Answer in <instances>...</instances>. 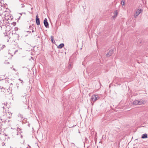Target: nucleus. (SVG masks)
Here are the masks:
<instances>
[{
	"label": "nucleus",
	"instance_id": "obj_13",
	"mask_svg": "<svg viewBox=\"0 0 148 148\" xmlns=\"http://www.w3.org/2000/svg\"><path fill=\"white\" fill-rule=\"evenodd\" d=\"M51 39L52 42V43H53V41H54L53 37L52 36H51Z\"/></svg>",
	"mask_w": 148,
	"mask_h": 148
},
{
	"label": "nucleus",
	"instance_id": "obj_1",
	"mask_svg": "<svg viewBox=\"0 0 148 148\" xmlns=\"http://www.w3.org/2000/svg\"><path fill=\"white\" fill-rule=\"evenodd\" d=\"M145 103V100L143 99L137 100L134 101L133 103L134 105H141Z\"/></svg>",
	"mask_w": 148,
	"mask_h": 148
},
{
	"label": "nucleus",
	"instance_id": "obj_18",
	"mask_svg": "<svg viewBox=\"0 0 148 148\" xmlns=\"http://www.w3.org/2000/svg\"><path fill=\"white\" fill-rule=\"evenodd\" d=\"M20 116L21 118H23V116L22 115H20Z\"/></svg>",
	"mask_w": 148,
	"mask_h": 148
},
{
	"label": "nucleus",
	"instance_id": "obj_7",
	"mask_svg": "<svg viewBox=\"0 0 148 148\" xmlns=\"http://www.w3.org/2000/svg\"><path fill=\"white\" fill-rule=\"evenodd\" d=\"M113 53V50L111 49L108 53L106 55V56L107 57H109L111 56Z\"/></svg>",
	"mask_w": 148,
	"mask_h": 148
},
{
	"label": "nucleus",
	"instance_id": "obj_4",
	"mask_svg": "<svg viewBox=\"0 0 148 148\" xmlns=\"http://www.w3.org/2000/svg\"><path fill=\"white\" fill-rule=\"evenodd\" d=\"M142 10L141 9H138L136 11V13L134 15V17L136 18L141 13Z\"/></svg>",
	"mask_w": 148,
	"mask_h": 148
},
{
	"label": "nucleus",
	"instance_id": "obj_3",
	"mask_svg": "<svg viewBox=\"0 0 148 148\" xmlns=\"http://www.w3.org/2000/svg\"><path fill=\"white\" fill-rule=\"evenodd\" d=\"M98 96L97 95H93L91 98V101H93V102H95L99 99Z\"/></svg>",
	"mask_w": 148,
	"mask_h": 148
},
{
	"label": "nucleus",
	"instance_id": "obj_19",
	"mask_svg": "<svg viewBox=\"0 0 148 148\" xmlns=\"http://www.w3.org/2000/svg\"><path fill=\"white\" fill-rule=\"evenodd\" d=\"M34 32V30H32V32Z\"/></svg>",
	"mask_w": 148,
	"mask_h": 148
},
{
	"label": "nucleus",
	"instance_id": "obj_2",
	"mask_svg": "<svg viewBox=\"0 0 148 148\" xmlns=\"http://www.w3.org/2000/svg\"><path fill=\"white\" fill-rule=\"evenodd\" d=\"M22 100L23 101V102L24 103L23 106H24V107L25 108V109H26V108H28L29 106H28L27 104L26 103L27 102L25 95L23 96L22 99Z\"/></svg>",
	"mask_w": 148,
	"mask_h": 148
},
{
	"label": "nucleus",
	"instance_id": "obj_16",
	"mask_svg": "<svg viewBox=\"0 0 148 148\" xmlns=\"http://www.w3.org/2000/svg\"><path fill=\"white\" fill-rule=\"evenodd\" d=\"M71 66V64H69L68 66V68H69L70 69Z\"/></svg>",
	"mask_w": 148,
	"mask_h": 148
},
{
	"label": "nucleus",
	"instance_id": "obj_8",
	"mask_svg": "<svg viewBox=\"0 0 148 148\" xmlns=\"http://www.w3.org/2000/svg\"><path fill=\"white\" fill-rule=\"evenodd\" d=\"M114 13V15L113 16V18H115L116 17L117 14H118V11L117 10L115 11Z\"/></svg>",
	"mask_w": 148,
	"mask_h": 148
},
{
	"label": "nucleus",
	"instance_id": "obj_9",
	"mask_svg": "<svg viewBox=\"0 0 148 148\" xmlns=\"http://www.w3.org/2000/svg\"><path fill=\"white\" fill-rule=\"evenodd\" d=\"M147 134H143L141 136L142 138H147Z\"/></svg>",
	"mask_w": 148,
	"mask_h": 148
},
{
	"label": "nucleus",
	"instance_id": "obj_10",
	"mask_svg": "<svg viewBox=\"0 0 148 148\" xmlns=\"http://www.w3.org/2000/svg\"><path fill=\"white\" fill-rule=\"evenodd\" d=\"M64 46V45L63 43H61L58 46V47L60 49H61Z\"/></svg>",
	"mask_w": 148,
	"mask_h": 148
},
{
	"label": "nucleus",
	"instance_id": "obj_17",
	"mask_svg": "<svg viewBox=\"0 0 148 148\" xmlns=\"http://www.w3.org/2000/svg\"><path fill=\"white\" fill-rule=\"evenodd\" d=\"M5 63L9 64V62H8L7 61H5Z\"/></svg>",
	"mask_w": 148,
	"mask_h": 148
},
{
	"label": "nucleus",
	"instance_id": "obj_6",
	"mask_svg": "<svg viewBox=\"0 0 148 148\" xmlns=\"http://www.w3.org/2000/svg\"><path fill=\"white\" fill-rule=\"evenodd\" d=\"M36 20L37 25H39L40 24V22L39 18H38V15L36 16Z\"/></svg>",
	"mask_w": 148,
	"mask_h": 148
},
{
	"label": "nucleus",
	"instance_id": "obj_20",
	"mask_svg": "<svg viewBox=\"0 0 148 148\" xmlns=\"http://www.w3.org/2000/svg\"><path fill=\"white\" fill-rule=\"evenodd\" d=\"M31 27V26H29V28H30V27Z\"/></svg>",
	"mask_w": 148,
	"mask_h": 148
},
{
	"label": "nucleus",
	"instance_id": "obj_5",
	"mask_svg": "<svg viewBox=\"0 0 148 148\" xmlns=\"http://www.w3.org/2000/svg\"><path fill=\"white\" fill-rule=\"evenodd\" d=\"M44 24L46 28L48 27L49 24L47 22V19L46 18H45L44 20Z\"/></svg>",
	"mask_w": 148,
	"mask_h": 148
},
{
	"label": "nucleus",
	"instance_id": "obj_14",
	"mask_svg": "<svg viewBox=\"0 0 148 148\" xmlns=\"http://www.w3.org/2000/svg\"><path fill=\"white\" fill-rule=\"evenodd\" d=\"M0 89H1V91H3V92L4 91V90H5V89H4V88H3V87H2V88L0 87Z\"/></svg>",
	"mask_w": 148,
	"mask_h": 148
},
{
	"label": "nucleus",
	"instance_id": "obj_12",
	"mask_svg": "<svg viewBox=\"0 0 148 148\" xmlns=\"http://www.w3.org/2000/svg\"><path fill=\"white\" fill-rule=\"evenodd\" d=\"M121 4L122 5H125V2L124 0H123L121 1Z\"/></svg>",
	"mask_w": 148,
	"mask_h": 148
},
{
	"label": "nucleus",
	"instance_id": "obj_15",
	"mask_svg": "<svg viewBox=\"0 0 148 148\" xmlns=\"http://www.w3.org/2000/svg\"><path fill=\"white\" fill-rule=\"evenodd\" d=\"M11 69H12L13 70L16 71L17 70H16L14 68L12 67H11Z\"/></svg>",
	"mask_w": 148,
	"mask_h": 148
},
{
	"label": "nucleus",
	"instance_id": "obj_11",
	"mask_svg": "<svg viewBox=\"0 0 148 148\" xmlns=\"http://www.w3.org/2000/svg\"><path fill=\"white\" fill-rule=\"evenodd\" d=\"M5 105H6L5 103H3L1 104V105H0V106L1 108H3V109H4V106H5Z\"/></svg>",
	"mask_w": 148,
	"mask_h": 148
}]
</instances>
